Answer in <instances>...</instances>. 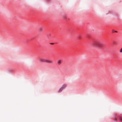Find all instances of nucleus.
I'll list each match as a JSON object with an SVG mask.
<instances>
[{
    "label": "nucleus",
    "instance_id": "20e7f679",
    "mask_svg": "<svg viewBox=\"0 0 122 122\" xmlns=\"http://www.w3.org/2000/svg\"><path fill=\"white\" fill-rule=\"evenodd\" d=\"M61 60H58L57 62V64L58 65H60L61 64Z\"/></svg>",
    "mask_w": 122,
    "mask_h": 122
},
{
    "label": "nucleus",
    "instance_id": "39448f33",
    "mask_svg": "<svg viewBox=\"0 0 122 122\" xmlns=\"http://www.w3.org/2000/svg\"><path fill=\"white\" fill-rule=\"evenodd\" d=\"M43 29V28L42 27H40L39 30V32H41L42 31V30Z\"/></svg>",
    "mask_w": 122,
    "mask_h": 122
},
{
    "label": "nucleus",
    "instance_id": "f257e3e1",
    "mask_svg": "<svg viewBox=\"0 0 122 122\" xmlns=\"http://www.w3.org/2000/svg\"><path fill=\"white\" fill-rule=\"evenodd\" d=\"M95 45L96 47L99 48L101 47L102 46V44L101 43L98 42H95Z\"/></svg>",
    "mask_w": 122,
    "mask_h": 122
},
{
    "label": "nucleus",
    "instance_id": "f03ea898",
    "mask_svg": "<svg viewBox=\"0 0 122 122\" xmlns=\"http://www.w3.org/2000/svg\"><path fill=\"white\" fill-rule=\"evenodd\" d=\"M46 59L42 58H40L39 59V61L40 62H46Z\"/></svg>",
    "mask_w": 122,
    "mask_h": 122
},
{
    "label": "nucleus",
    "instance_id": "423d86ee",
    "mask_svg": "<svg viewBox=\"0 0 122 122\" xmlns=\"http://www.w3.org/2000/svg\"><path fill=\"white\" fill-rule=\"evenodd\" d=\"M66 87V85H64L62 86L61 88H62V89H63L65 88Z\"/></svg>",
    "mask_w": 122,
    "mask_h": 122
},
{
    "label": "nucleus",
    "instance_id": "9b49d317",
    "mask_svg": "<svg viewBox=\"0 0 122 122\" xmlns=\"http://www.w3.org/2000/svg\"><path fill=\"white\" fill-rule=\"evenodd\" d=\"M114 32H117V31H115Z\"/></svg>",
    "mask_w": 122,
    "mask_h": 122
},
{
    "label": "nucleus",
    "instance_id": "0eeeda50",
    "mask_svg": "<svg viewBox=\"0 0 122 122\" xmlns=\"http://www.w3.org/2000/svg\"><path fill=\"white\" fill-rule=\"evenodd\" d=\"M63 90V89H62V88L61 87L59 89V92H61L62 91V90Z\"/></svg>",
    "mask_w": 122,
    "mask_h": 122
},
{
    "label": "nucleus",
    "instance_id": "9d476101",
    "mask_svg": "<svg viewBox=\"0 0 122 122\" xmlns=\"http://www.w3.org/2000/svg\"><path fill=\"white\" fill-rule=\"evenodd\" d=\"M50 44H54V43H50Z\"/></svg>",
    "mask_w": 122,
    "mask_h": 122
},
{
    "label": "nucleus",
    "instance_id": "7ed1b4c3",
    "mask_svg": "<svg viewBox=\"0 0 122 122\" xmlns=\"http://www.w3.org/2000/svg\"><path fill=\"white\" fill-rule=\"evenodd\" d=\"M46 62L49 64H52L53 63V62L52 61L46 59Z\"/></svg>",
    "mask_w": 122,
    "mask_h": 122
},
{
    "label": "nucleus",
    "instance_id": "f8f14e48",
    "mask_svg": "<svg viewBox=\"0 0 122 122\" xmlns=\"http://www.w3.org/2000/svg\"><path fill=\"white\" fill-rule=\"evenodd\" d=\"M49 37V36H48V37H47V38H48V37Z\"/></svg>",
    "mask_w": 122,
    "mask_h": 122
},
{
    "label": "nucleus",
    "instance_id": "1a4fd4ad",
    "mask_svg": "<svg viewBox=\"0 0 122 122\" xmlns=\"http://www.w3.org/2000/svg\"><path fill=\"white\" fill-rule=\"evenodd\" d=\"M120 120L121 121H122V118H121V117H120Z\"/></svg>",
    "mask_w": 122,
    "mask_h": 122
},
{
    "label": "nucleus",
    "instance_id": "6e6552de",
    "mask_svg": "<svg viewBox=\"0 0 122 122\" xmlns=\"http://www.w3.org/2000/svg\"><path fill=\"white\" fill-rule=\"evenodd\" d=\"M120 52H122V48L120 49Z\"/></svg>",
    "mask_w": 122,
    "mask_h": 122
}]
</instances>
